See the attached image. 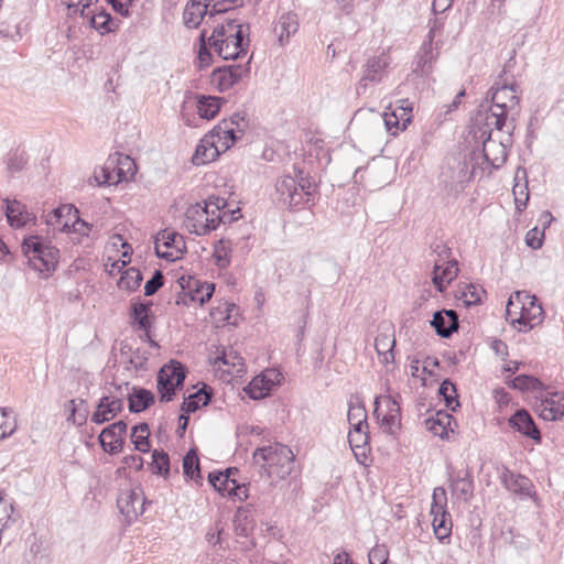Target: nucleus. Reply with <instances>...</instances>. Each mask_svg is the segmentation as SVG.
<instances>
[{"mask_svg":"<svg viewBox=\"0 0 564 564\" xmlns=\"http://www.w3.org/2000/svg\"><path fill=\"white\" fill-rule=\"evenodd\" d=\"M226 200L221 197L212 196L204 204L196 203L191 205L185 213L184 226L191 232L197 236H205L215 230L220 223L232 221L240 216H236L239 209L226 210Z\"/></svg>","mask_w":564,"mask_h":564,"instance_id":"nucleus-1","label":"nucleus"},{"mask_svg":"<svg viewBox=\"0 0 564 564\" xmlns=\"http://www.w3.org/2000/svg\"><path fill=\"white\" fill-rule=\"evenodd\" d=\"M208 44L223 59H237L247 54L249 37L243 25L235 20L217 25L208 37Z\"/></svg>","mask_w":564,"mask_h":564,"instance_id":"nucleus-2","label":"nucleus"},{"mask_svg":"<svg viewBox=\"0 0 564 564\" xmlns=\"http://www.w3.org/2000/svg\"><path fill=\"white\" fill-rule=\"evenodd\" d=\"M254 464L273 481L285 479L294 467V454L281 443L257 448L253 453Z\"/></svg>","mask_w":564,"mask_h":564,"instance_id":"nucleus-3","label":"nucleus"},{"mask_svg":"<svg viewBox=\"0 0 564 564\" xmlns=\"http://www.w3.org/2000/svg\"><path fill=\"white\" fill-rule=\"evenodd\" d=\"M506 315L513 326L518 325L520 332H529L544 319L541 304L525 291H518L509 297Z\"/></svg>","mask_w":564,"mask_h":564,"instance_id":"nucleus-4","label":"nucleus"},{"mask_svg":"<svg viewBox=\"0 0 564 564\" xmlns=\"http://www.w3.org/2000/svg\"><path fill=\"white\" fill-rule=\"evenodd\" d=\"M21 248L34 270L42 274H50L55 270L59 251L52 245L43 242L39 237L31 236L23 240Z\"/></svg>","mask_w":564,"mask_h":564,"instance_id":"nucleus-5","label":"nucleus"},{"mask_svg":"<svg viewBox=\"0 0 564 564\" xmlns=\"http://www.w3.org/2000/svg\"><path fill=\"white\" fill-rule=\"evenodd\" d=\"M431 516L435 536L443 541L451 535L452 518L447 512V495L443 487H436L432 495Z\"/></svg>","mask_w":564,"mask_h":564,"instance_id":"nucleus-6","label":"nucleus"},{"mask_svg":"<svg viewBox=\"0 0 564 564\" xmlns=\"http://www.w3.org/2000/svg\"><path fill=\"white\" fill-rule=\"evenodd\" d=\"M275 191L283 205L294 208L304 202V197L312 195L313 189L308 181L297 182L290 175L282 176L275 184Z\"/></svg>","mask_w":564,"mask_h":564,"instance_id":"nucleus-7","label":"nucleus"},{"mask_svg":"<svg viewBox=\"0 0 564 564\" xmlns=\"http://www.w3.org/2000/svg\"><path fill=\"white\" fill-rule=\"evenodd\" d=\"M178 284L182 293L177 297V304L191 305L197 303L203 305L212 299L215 291L213 283L203 282L192 275H182L178 279Z\"/></svg>","mask_w":564,"mask_h":564,"instance_id":"nucleus-8","label":"nucleus"},{"mask_svg":"<svg viewBox=\"0 0 564 564\" xmlns=\"http://www.w3.org/2000/svg\"><path fill=\"white\" fill-rule=\"evenodd\" d=\"M437 258L433 269V284L443 292L446 286L456 279L458 274V263L451 259V249L444 245H437L435 250Z\"/></svg>","mask_w":564,"mask_h":564,"instance_id":"nucleus-9","label":"nucleus"},{"mask_svg":"<svg viewBox=\"0 0 564 564\" xmlns=\"http://www.w3.org/2000/svg\"><path fill=\"white\" fill-rule=\"evenodd\" d=\"M375 414L384 433L394 435L401 427L399 402L391 395H379L375 400Z\"/></svg>","mask_w":564,"mask_h":564,"instance_id":"nucleus-10","label":"nucleus"},{"mask_svg":"<svg viewBox=\"0 0 564 564\" xmlns=\"http://www.w3.org/2000/svg\"><path fill=\"white\" fill-rule=\"evenodd\" d=\"M508 116L500 111H495L492 107L486 110H479L475 117V139L486 138L490 131L492 137L506 134V130H511L512 124L507 122Z\"/></svg>","mask_w":564,"mask_h":564,"instance_id":"nucleus-11","label":"nucleus"},{"mask_svg":"<svg viewBox=\"0 0 564 564\" xmlns=\"http://www.w3.org/2000/svg\"><path fill=\"white\" fill-rule=\"evenodd\" d=\"M185 369L180 361L171 360L164 365L158 375V389L162 401H171L174 390L181 387L185 380Z\"/></svg>","mask_w":564,"mask_h":564,"instance_id":"nucleus-12","label":"nucleus"},{"mask_svg":"<svg viewBox=\"0 0 564 564\" xmlns=\"http://www.w3.org/2000/svg\"><path fill=\"white\" fill-rule=\"evenodd\" d=\"M482 144V154L485 160L492 167L501 166L507 160V142L510 141V131L506 130V134L492 137V131L486 138L478 139Z\"/></svg>","mask_w":564,"mask_h":564,"instance_id":"nucleus-13","label":"nucleus"},{"mask_svg":"<svg viewBox=\"0 0 564 564\" xmlns=\"http://www.w3.org/2000/svg\"><path fill=\"white\" fill-rule=\"evenodd\" d=\"M154 245L156 256L169 261L180 259L185 249L183 237L169 229L162 230L156 235Z\"/></svg>","mask_w":564,"mask_h":564,"instance_id":"nucleus-14","label":"nucleus"},{"mask_svg":"<svg viewBox=\"0 0 564 564\" xmlns=\"http://www.w3.org/2000/svg\"><path fill=\"white\" fill-rule=\"evenodd\" d=\"M491 106L495 111H500L506 116L518 110L520 97L516 84H496L490 89Z\"/></svg>","mask_w":564,"mask_h":564,"instance_id":"nucleus-15","label":"nucleus"},{"mask_svg":"<svg viewBox=\"0 0 564 564\" xmlns=\"http://www.w3.org/2000/svg\"><path fill=\"white\" fill-rule=\"evenodd\" d=\"M390 63L391 58L386 53L369 58L365 66L364 75L356 86L357 94H364L369 83H380L386 76Z\"/></svg>","mask_w":564,"mask_h":564,"instance_id":"nucleus-16","label":"nucleus"},{"mask_svg":"<svg viewBox=\"0 0 564 564\" xmlns=\"http://www.w3.org/2000/svg\"><path fill=\"white\" fill-rule=\"evenodd\" d=\"M249 67L246 65H231L219 67L212 74V84L219 90L226 91L235 84L247 77Z\"/></svg>","mask_w":564,"mask_h":564,"instance_id":"nucleus-17","label":"nucleus"},{"mask_svg":"<svg viewBox=\"0 0 564 564\" xmlns=\"http://www.w3.org/2000/svg\"><path fill=\"white\" fill-rule=\"evenodd\" d=\"M120 512L128 519L133 520L144 511V498L138 488L123 490L117 500Z\"/></svg>","mask_w":564,"mask_h":564,"instance_id":"nucleus-18","label":"nucleus"},{"mask_svg":"<svg viewBox=\"0 0 564 564\" xmlns=\"http://www.w3.org/2000/svg\"><path fill=\"white\" fill-rule=\"evenodd\" d=\"M126 433L127 423L124 421H118L105 427L99 435V442L102 449L110 454L121 452Z\"/></svg>","mask_w":564,"mask_h":564,"instance_id":"nucleus-19","label":"nucleus"},{"mask_svg":"<svg viewBox=\"0 0 564 564\" xmlns=\"http://www.w3.org/2000/svg\"><path fill=\"white\" fill-rule=\"evenodd\" d=\"M281 373L274 369L265 370L254 377L247 387V393L251 399L259 400L269 394L275 383L280 381Z\"/></svg>","mask_w":564,"mask_h":564,"instance_id":"nucleus-20","label":"nucleus"},{"mask_svg":"<svg viewBox=\"0 0 564 564\" xmlns=\"http://www.w3.org/2000/svg\"><path fill=\"white\" fill-rule=\"evenodd\" d=\"M539 415L545 421H554L564 416V394L550 393L538 404Z\"/></svg>","mask_w":564,"mask_h":564,"instance_id":"nucleus-21","label":"nucleus"},{"mask_svg":"<svg viewBox=\"0 0 564 564\" xmlns=\"http://www.w3.org/2000/svg\"><path fill=\"white\" fill-rule=\"evenodd\" d=\"M502 484L512 494L521 497L535 498L533 482L525 476L516 475L509 470L502 474Z\"/></svg>","mask_w":564,"mask_h":564,"instance_id":"nucleus-22","label":"nucleus"},{"mask_svg":"<svg viewBox=\"0 0 564 564\" xmlns=\"http://www.w3.org/2000/svg\"><path fill=\"white\" fill-rule=\"evenodd\" d=\"M123 402L119 398L102 397L99 400L96 411L91 415V421L96 424H102L113 419L122 411Z\"/></svg>","mask_w":564,"mask_h":564,"instance_id":"nucleus-23","label":"nucleus"},{"mask_svg":"<svg viewBox=\"0 0 564 564\" xmlns=\"http://www.w3.org/2000/svg\"><path fill=\"white\" fill-rule=\"evenodd\" d=\"M431 325L441 337L447 338L458 329V315L453 310H443L433 315Z\"/></svg>","mask_w":564,"mask_h":564,"instance_id":"nucleus-24","label":"nucleus"},{"mask_svg":"<svg viewBox=\"0 0 564 564\" xmlns=\"http://www.w3.org/2000/svg\"><path fill=\"white\" fill-rule=\"evenodd\" d=\"M394 346L395 337L393 327H387L384 332L377 335L375 339V348L381 362L388 365L394 361Z\"/></svg>","mask_w":564,"mask_h":564,"instance_id":"nucleus-25","label":"nucleus"},{"mask_svg":"<svg viewBox=\"0 0 564 564\" xmlns=\"http://www.w3.org/2000/svg\"><path fill=\"white\" fill-rule=\"evenodd\" d=\"M509 424L519 433L536 441H541V434L531 415L525 410H518L510 419Z\"/></svg>","mask_w":564,"mask_h":564,"instance_id":"nucleus-26","label":"nucleus"},{"mask_svg":"<svg viewBox=\"0 0 564 564\" xmlns=\"http://www.w3.org/2000/svg\"><path fill=\"white\" fill-rule=\"evenodd\" d=\"M449 489L455 499L469 501L474 496V481L470 474L467 470L463 475L458 473L451 479Z\"/></svg>","mask_w":564,"mask_h":564,"instance_id":"nucleus-27","label":"nucleus"},{"mask_svg":"<svg viewBox=\"0 0 564 564\" xmlns=\"http://www.w3.org/2000/svg\"><path fill=\"white\" fill-rule=\"evenodd\" d=\"M454 417L447 412L438 411L433 416L425 420L426 429L441 438L448 437L449 432H454L452 424Z\"/></svg>","mask_w":564,"mask_h":564,"instance_id":"nucleus-28","label":"nucleus"},{"mask_svg":"<svg viewBox=\"0 0 564 564\" xmlns=\"http://www.w3.org/2000/svg\"><path fill=\"white\" fill-rule=\"evenodd\" d=\"M236 473L237 469L232 468H228L225 471L210 473L208 480L221 496L229 497L232 488H237V480L232 478V475Z\"/></svg>","mask_w":564,"mask_h":564,"instance_id":"nucleus-29","label":"nucleus"},{"mask_svg":"<svg viewBox=\"0 0 564 564\" xmlns=\"http://www.w3.org/2000/svg\"><path fill=\"white\" fill-rule=\"evenodd\" d=\"M400 110L402 111L400 116L395 111L383 113L384 127L391 135H397L400 131L405 130L411 122L410 112L412 108L401 106Z\"/></svg>","mask_w":564,"mask_h":564,"instance_id":"nucleus-30","label":"nucleus"},{"mask_svg":"<svg viewBox=\"0 0 564 564\" xmlns=\"http://www.w3.org/2000/svg\"><path fill=\"white\" fill-rule=\"evenodd\" d=\"M212 137H204L196 147L192 162L195 165H205L215 161L220 152L213 143Z\"/></svg>","mask_w":564,"mask_h":564,"instance_id":"nucleus-31","label":"nucleus"},{"mask_svg":"<svg viewBox=\"0 0 564 564\" xmlns=\"http://www.w3.org/2000/svg\"><path fill=\"white\" fill-rule=\"evenodd\" d=\"M204 137H212L214 145L217 147L220 153L226 152L239 140L234 133V130L228 129V123H218Z\"/></svg>","mask_w":564,"mask_h":564,"instance_id":"nucleus-32","label":"nucleus"},{"mask_svg":"<svg viewBox=\"0 0 564 564\" xmlns=\"http://www.w3.org/2000/svg\"><path fill=\"white\" fill-rule=\"evenodd\" d=\"M208 4L203 0H189L183 12V21L187 28H197L204 15L207 14Z\"/></svg>","mask_w":564,"mask_h":564,"instance_id":"nucleus-33","label":"nucleus"},{"mask_svg":"<svg viewBox=\"0 0 564 564\" xmlns=\"http://www.w3.org/2000/svg\"><path fill=\"white\" fill-rule=\"evenodd\" d=\"M54 217H57L58 220L64 217H69L73 219L72 229L73 232L79 234L80 236H88L91 226L82 220L78 217V210L74 208L72 205H63L54 210Z\"/></svg>","mask_w":564,"mask_h":564,"instance_id":"nucleus-34","label":"nucleus"},{"mask_svg":"<svg viewBox=\"0 0 564 564\" xmlns=\"http://www.w3.org/2000/svg\"><path fill=\"white\" fill-rule=\"evenodd\" d=\"M6 216L12 227L21 228L31 220L30 214L24 205L18 200H6Z\"/></svg>","mask_w":564,"mask_h":564,"instance_id":"nucleus-35","label":"nucleus"},{"mask_svg":"<svg viewBox=\"0 0 564 564\" xmlns=\"http://www.w3.org/2000/svg\"><path fill=\"white\" fill-rule=\"evenodd\" d=\"M348 442L350 448L359 463H364L367 458V454L369 451L368 442L369 434L368 432H349L348 433Z\"/></svg>","mask_w":564,"mask_h":564,"instance_id":"nucleus-36","label":"nucleus"},{"mask_svg":"<svg viewBox=\"0 0 564 564\" xmlns=\"http://www.w3.org/2000/svg\"><path fill=\"white\" fill-rule=\"evenodd\" d=\"M297 28L299 22L295 13L288 12L283 14L275 26L280 43L283 44L284 41H288L292 34L296 33Z\"/></svg>","mask_w":564,"mask_h":564,"instance_id":"nucleus-37","label":"nucleus"},{"mask_svg":"<svg viewBox=\"0 0 564 564\" xmlns=\"http://www.w3.org/2000/svg\"><path fill=\"white\" fill-rule=\"evenodd\" d=\"M220 110V99L212 96H200L197 100V112L200 118L212 119Z\"/></svg>","mask_w":564,"mask_h":564,"instance_id":"nucleus-38","label":"nucleus"},{"mask_svg":"<svg viewBox=\"0 0 564 564\" xmlns=\"http://www.w3.org/2000/svg\"><path fill=\"white\" fill-rule=\"evenodd\" d=\"M84 18L88 20L91 28L99 31L100 33H107L112 31L111 17L104 10L97 12L96 8H91V13L86 14Z\"/></svg>","mask_w":564,"mask_h":564,"instance_id":"nucleus-39","label":"nucleus"},{"mask_svg":"<svg viewBox=\"0 0 564 564\" xmlns=\"http://www.w3.org/2000/svg\"><path fill=\"white\" fill-rule=\"evenodd\" d=\"M154 402L152 392L145 389L134 390V393L129 398V409L131 412H141Z\"/></svg>","mask_w":564,"mask_h":564,"instance_id":"nucleus-40","label":"nucleus"},{"mask_svg":"<svg viewBox=\"0 0 564 564\" xmlns=\"http://www.w3.org/2000/svg\"><path fill=\"white\" fill-rule=\"evenodd\" d=\"M434 58L435 57L431 45H424L421 48L414 63V73L420 74L421 76L430 74Z\"/></svg>","mask_w":564,"mask_h":564,"instance_id":"nucleus-41","label":"nucleus"},{"mask_svg":"<svg viewBox=\"0 0 564 564\" xmlns=\"http://www.w3.org/2000/svg\"><path fill=\"white\" fill-rule=\"evenodd\" d=\"M242 360V357L237 351L229 349L224 350L223 355L216 358L215 364L228 366V369H226L228 372L232 371L239 373L243 369Z\"/></svg>","mask_w":564,"mask_h":564,"instance_id":"nucleus-42","label":"nucleus"},{"mask_svg":"<svg viewBox=\"0 0 564 564\" xmlns=\"http://www.w3.org/2000/svg\"><path fill=\"white\" fill-rule=\"evenodd\" d=\"M141 272L135 268L127 269L118 281V288L128 292L135 291L142 281Z\"/></svg>","mask_w":564,"mask_h":564,"instance_id":"nucleus-43","label":"nucleus"},{"mask_svg":"<svg viewBox=\"0 0 564 564\" xmlns=\"http://www.w3.org/2000/svg\"><path fill=\"white\" fill-rule=\"evenodd\" d=\"M65 406L69 412L68 421L76 425H82L86 422L87 409L84 400H70Z\"/></svg>","mask_w":564,"mask_h":564,"instance_id":"nucleus-44","label":"nucleus"},{"mask_svg":"<svg viewBox=\"0 0 564 564\" xmlns=\"http://www.w3.org/2000/svg\"><path fill=\"white\" fill-rule=\"evenodd\" d=\"M148 437L149 426L147 423H141L132 429L131 440L137 451L147 453L150 449Z\"/></svg>","mask_w":564,"mask_h":564,"instance_id":"nucleus-45","label":"nucleus"},{"mask_svg":"<svg viewBox=\"0 0 564 564\" xmlns=\"http://www.w3.org/2000/svg\"><path fill=\"white\" fill-rule=\"evenodd\" d=\"M485 294L486 292L481 286L467 284L462 289L459 299L466 306H471L479 304Z\"/></svg>","mask_w":564,"mask_h":564,"instance_id":"nucleus-46","label":"nucleus"},{"mask_svg":"<svg viewBox=\"0 0 564 564\" xmlns=\"http://www.w3.org/2000/svg\"><path fill=\"white\" fill-rule=\"evenodd\" d=\"M232 251V246L229 240L220 239L214 249V258L216 264L219 268H226L230 264V253Z\"/></svg>","mask_w":564,"mask_h":564,"instance_id":"nucleus-47","label":"nucleus"},{"mask_svg":"<svg viewBox=\"0 0 564 564\" xmlns=\"http://www.w3.org/2000/svg\"><path fill=\"white\" fill-rule=\"evenodd\" d=\"M184 475L191 479H200L199 459L194 449H191L183 458Z\"/></svg>","mask_w":564,"mask_h":564,"instance_id":"nucleus-48","label":"nucleus"},{"mask_svg":"<svg viewBox=\"0 0 564 564\" xmlns=\"http://www.w3.org/2000/svg\"><path fill=\"white\" fill-rule=\"evenodd\" d=\"M440 394L444 398L447 409L455 411L459 406L456 387L449 380H444L440 387Z\"/></svg>","mask_w":564,"mask_h":564,"instance_id":"nucleus-49","label":"nucleus"},{"mask_svg":"<svg viewBox=\"0 0 564 564\" xmlns=\"http://www.w3.org/2000/svg\"><path fill=\"white\" fill-rule=\"evenodd\" d=\"M510 386L513 389H518L520 391H538L543 387L539 379L527 375H520L513 378L510 382Z\"/></svg>","mask_w":564,"mask_h":564,"instance_id":"nucleus-50","label":"nucleus"},{"mask_svg":"<svg viewBox=\"0 0 564 564\" xmlns=\"http://www.w3.org/2000/svg\"><path fill=\"white\" fill-rule=\"evenodd\" d=\"M209 400L210 397L205 391L199 390L184 400L182 411L185 413L195 412L200 405H206Z\"/></svg>","mask_w":564,"mask_h":564,"instance_id":"nucleus-51","label":"nucleus"},{"mask_svg":"<svg viewBox=\"0 0 564 564\" xmlns=\"http://www.w3.org/2000/svg\"><path fill=\"white\" fill-rule=\"evenodd\" d=\"M220 123H228V129L234 130L238 139H241L248 128V120L245 112H236L229 119H224Z\"/></svg>","mask_w":564,"mask_h":564,"instance_id":"nucleus-52","label":"nucleus"},{"mask_svg":"<svg viewBox=\"0 0 564 564\" xmlns=\"http://www.w3.org/2000/svg\"><path fill=\"white\" fill-rule=\"evenodd\" d=\"M149 312L150 304L134 303L132 305V317L140 329L148 330L150 328Z\"/></svg>","mask_w":564,"mask_h":564,"instance_id":"nucleus-53","label":"nucleus"},{"mask_svg":"<svg viewBox=\"0 0 564 564\" xmlns=\"http://www.w3.org/2000/svg\"><path fill=\"white\" fill-rule=\"evenodd\" d=\"M65 4L69 15L80 14L84 18L91 13V7L97 4V0H65Z\"/></svg>","mask_w":564,"mask_h":564,"instance_id":"nucleus-54","label":"nucleus"},{"mask_svg":"<svg viewBox=\"0 0 564 564\" xmlns=\"http://www.w3.org/2000/svg\"><path fill=\"white\" fill-rule=\"evenodd\" d=\"M348 423L357 422V423H366L367 421V411L365 405L359 399L355 401L351 400L348 408L347 413Z\"/></svg>","mask_w":564,"mask_h":564,"instance_id":"nucleus-55","label":"nucleus"},{"mask_svg":"<svg viewBox=\"0 0 564 564\" xmlns=\"http://www.w3.org/2000/svg\"><path fill=\"white\" fill-rule=\"evenodd\" d=\"M512 193L514 196L516 208L519 212H521L523 208H525L527 203L529 200V191L527 183H516L512 188Z\"/></svg>","mask_w":564,"mask_h":564,"instance_id":"nucleus-56","label":"nucleus"},{"mask_svg":"<svg viewBox=\"0 0 564 564\" xmlns=\"http://www.w3.org/2000/svg\"><path fill=\"white\" fill-rule=\"evenodd\" d=\"M152 467L154 473L160 475L169 474V455L164 452L154 451L152 454Z\"/></svg>","mask_w":564,"mask_h":564,"instance_id":"nucleus-57","label":"nucleus"},{"mask_svg":"<svg viewBox=\"0 0 564 564\" xmlns=\"http://www.w3.org/2000/svg\"><path fill=\"white\" fill-rule=\"evenodd\" d=\"M12 512V503L6 499L4 494L0 492V530L8 527Z\"/></svg>","mask_w":564,"mask_h":564,"instance_id":"nucleus-58","label":"nucleus"},{"mask_svg":"<svg viewBox=\"0 0 564 564\" xmlns=\"http://www.w3.org/2000/svg\"><path fill=\"white\" fill-rule=\"evenodd\" d=\"M199 40H200V47H199V51H198V63H199V67H207L210 65L212 63V53H210V46L208 44V42H206L205 40V31L202 32L200 36H199Z\"/></svg>","mask_w":564,"mask_h":564,"instance_id":"nucleus-59","label":"nucleus"},{"mask_svg":"<svg viewBox=\"0 0 564 564\" xmlns=\"http://www.w3.org/2000/svg\"><path fill=\"white\" fill-rule=\"evenodd\" d=\"M113 181L112 173L108 166L100 167L94 172L93 177L89 178V184L98 186L110 184Z\"/></svg>","mask_w":564,"mask_h":564,"instance_id":"nucleus-60","label":"nucleus"},{"mask_svg":"<svg viewBox=\"0 0 564 564\" xmlns=\"http://www.w3.org/2000/svg\"><path fill=\"white\" fill-rule=\"evenodd\" d=\"M544 229L532 228L527 232L525 242L532 249H540L543 245Z\"/></svg>","mask_w":564,"mask_h":564,"instance_id":"nucleus-61","label":"nucleus"},{"mask_svg":"<svg viewBox=\"0 0 564 564\" xmlns=\"http://www.w3.org/2000/svg\"><path fill=\"white\" fill-rule=\"evenodd\" d=\"M369 564H383L388 562V551L384 545H376L368 554Z\"/></svg>","mask_w":564,"mask_h":564,"instance_id":"nucleus-62","label":"nucleus"},{"mask_svg":"<svg viewBox=\"0 0 564 564\" xmlns=\"http://www.w3.org/2000/svg\"><path fill=\"white\" fill-rule=\"evenodd\" d=\"M163 274L161 271H155L153 276L147 281L144 285V294L151 296L163 285Z\"/></svg>","mask_w":564,"mask_h":564,"instance_id":"nucleus-63","label":"nucleus"},{"mask_svg":"<svg viewBox=\"0 0 564 564\" xmlns=\"http://www.w3.org/2000/svg\"><path fill=\"white\" fill-rule=\"evenodd\" d=\"M13 426L9 423L6 410L0 409V440L11 435Z\"/></svg>","mask_w":564,"mask_h":564,"instance_id":"nucleus-64","label":"nucleus"}]
</instances>
